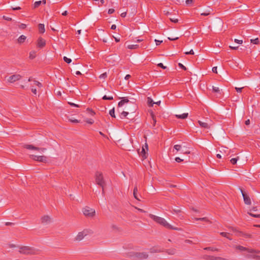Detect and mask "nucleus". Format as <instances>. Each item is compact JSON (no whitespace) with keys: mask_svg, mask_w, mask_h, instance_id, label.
I'll return each mask as SVG.
<instances>
[{"mask_svg":"<svg viewBox=\"0 0 260 260\" xmlns=\"http://www.w3.org/2000/svg\"><path fill=\"white\" fill-rule=\"evenodd\" d=\"M147 103L149 107H152L154 102L153 101L152 99L150 98H147Z\"/></svg>","mask_w":260,"mask_h":260,"instance_id":"26","label":"nucleus"},{"mask_svg":"<svg viewBox=\"0 0 260 260\" xmlns=\"http://www.w3.org/2000/svg\"><path fill=\"white\" fill-rule=\"evenodd\" d=\"M87 110L88 111H89V113L91 115H94L95 114V113L94 111H93L91 109H89V108H87Z\"/></svg>","mask_w":260,"mask_h":260,"instance_id":"47","label":"nucleus"},{"mask_svg":"<svg viewBox=\"0 0 260 260\" xmlns=\"http://www.w3.org/2000/svg\"><path fill=\"white\" fill-rule=\"evenodd\" d=\"M244 87H241V88L235 87V89L236 90L237 92H241L242 90V89Z\"/></svg>","mask_w":260,"mask_h":260,"instance_id":"52","label":"nucleus"},{"mask_svg":"<svg viewBox=\"0 0 260 260\" xmlns=\"http://www.w3.org/2000/svg\"><path fill=\"white\" fill-rule=\"evenodd\" d=\"M193 3V0H186V4L187 5L191 4Z\"/></svg>","mask_w":260,"mask_h":260,"instance_id":"63","label":"nucleus"},{"mask_svg":"<svg viewBox=\"0 0 260 260\" xmlns=\"http://www.w3.org/2000/svg\"><path fill=\"white\" fill-rule=\"evenodd\" d=\"M194 220L196 221L200 220L207 222H210L209 219L207 217H203V218H194Z\"/></svg>","mask_w":260,"mask_h":260,"instance_id":"23","label":"nucleus"},{"mask_svg":"<svg viewBox=\"0 0 260 260\" xmlns=\"http://www.w3.org/2000/svg\"><path fill=\"white\" fill-rule=\"evenodd\" d=\"M149 216L154 221L164 226L168 229L174 230L176 231H181V229L172 226L171 224L168 223L164 218L162 217H158L151 214H150Z\"/></svg>","mask_w":260,"mask_h":260,"instance_id":"1","label":"nucleus"},{"mask_svg":"<svg viewBox=\"0 0 260 260\" xmlns=\"http://www.w3.org/2000/svg\"><path fill=\"white\" fill-rule=\"evenodd\" d=\"M155 42L156 43V45H160L162 42V41H159V40H155Z\"/></svg>","mask_w":260,"mask_h":260,"instance_id":"56","label":"nucleus"},{"mask_svg":"<svg viewBox=\"0 0 260 260\" xmlns=\"http://www.w3.org/2000/svg\"><path fill=\"white\" fill-rule=\"evenodd\" d=\"M150 252L151 253H157L161 252V250L156 247H153L150 249Z\"/></svg>","mask_w":260,"mask_h":260,"instance_id":"17","label":"nucleus"},{"mask_svg":"<svg viewBox=\"0 0 260 260\" xmlns=\"http://www.w3.org/2000/svg\"><path fill=\"white\" fill-rule=\"evenodd\" d=\"M109 114L110 116L112 117L115 118V110L113 108L112 109L110 110L109 111Z\"/></svg>","mask_w":260,"mask_h":260,"instance_id":"29","label":"nucleus"},{"mask_svg":"<svg viewBox=\"0 0 260 260\" xmlns=\"http://www.w3.org/2000/svg\"><path fill=\"white\" fill-rule=\"evenodd\" d=\"M88 234V231L87 230H84L82 232H79L78 235L75 238V240L76 241H80L82 240L85 236L87 235Z\"/></svg>","mask_w":260,"mask_h":260,"instance_id":"8","label":"nucleus"},{"mask_svg":"<svg viewBox=\"0 0 260 260\" xmlns=\"http://www.w3.org/2000/svg\"><path fill=\"white\" fill-rule=\"evenodd\" d=\"M249 215H250L252 217H255V218H260V214H255L251 213H248Z\"/></svg>","mask_w":260,"mask_h":260,"instance_id":"40","label":"nucleus"},{"mask_svg":"<svg viewBox=\"0 0 260 260\" xmlns=\"http://www.w3.org/2000/svg\"><path fill=\"white\" fill-rule=\"evenodd\" d=\"M198 123L200 124V126L205 128H209L210 126L207 122H203L202 121L199 120Z\"/></svg>","mask_w":260,"mask_h":260,"instance_id":"15","label":"nucleus"},{"mask_svg":"<svg viewBox=\"0 0 260 260\" xmlns=\"http://www.w3.org/2000/svg\"><path fill=\"white\" fill-rule=\"evenodd\" d=\"M140 155L142 156L143 159H146L148 156V153L146 151L144 147H142V150L140 152Z\"/></svg>","mask_w":260,"mask_h":260,"instance_id":"14","label":"nucleus"},{"mask_svg":"<svg viewBox=\"0 0 260 260\" xmlns=\"http://www.w3.org/2000/svg\"><path fill=\"white\" fill-rule=\"evenodd\" d=\"M36 56V51H31L29 53V57L30 59H32L35 58Z\"/></svg>","mask_w":260,"mask_h":260,"instance_id":"22","label":"nucleus"},{"mask_svg":"<svg viewBox=\"0 0 260 260\" xmlns=\"http://www.w3.org/2000/svg\"><path fill=\"white\" fill-rule=\"evenodd\" d=\"M248 252L259 253H260V251L259 250H254L253 249H251L250 248V249L248 250Z\"/></svg>","mask_w":260,"mask_h":260,"instance_id":"34","label":"nucleus"},{"mask_svg":"<svg viewBox=\"0 0 260 260\" xmlns=\"http://www.w3.org/2000/svg\"><path fill=\"white\" fill-rule=\"evenodd\" d=\"M41 4H42L41 1L36 2L34 4V8H37L39 7L41 5Z\"/></svg>","mask_w":260,"mask_h":260,"instance_id":"27","label":"nucleus"},{"mask_svg":"<svg viewBox=\"0 0 260 260\" xmlns=\"http://www.w3.org/2000/svg\"><path fill=\"white\" fill-rule=\"evenodd\" d=\"M175 160L178 162H180L182 161L183 160L181 159L180 157H177L175 158Z\"/></svg>","mask_w":260,"mask_h":260,"instance_id":"55","label":"nucleus"},{"mask_svg":"<svg viewBox=\"0 0 260 260\" xmlns=\"http://www.w3.org/2000/svg\"><path fill=\"white\" fill-rule=\"evenodd\" d=\"M69 120L71 122H73V123H78V122H79V121L77 120V119H70Z\"/></svg>","mask_w":260,"mask_h":260,"instance_id":"57","label":"nucleus"},{"mask_svg":"<svg viewBox=\"0 0 260 260\" xmlns=\"http://www.w3.org/2000/svg\"><path fill=\"white\" fill-rule=\"evenodd\" d=\"M114 9H109V10H108V14H112L114 12Z\"/></svg>","mask_w":260,"mask_h":260,"instance_id":"60","label":"nucleus"},{"mask_svg":"<svg viewBox=\"0 0 260 260\" xmlns=\"http://www.w3.org/2000/svg\"><path fill=\"white\" fill-rule=\"evenodd\" d=\"M151 116H152V118L153 119V126H155L156 120L155 118L154 117V114L152 113H151Z\"/></svg>","mask_w":260,"mask_h":260,"instance_id":"45","label":"nucleus"},{"mask_svg":"<svg viewBox=\"0 0 260 260\" xmlns=\"http://www.w3.org/2000/svg\"><path fill=\"white\" fill-rule=\"evenodd\" d=\"M137 192H138V187L137 185H135L134 191H133V194L134 198L138 201H140V199L138 198L137 196Z\"/></svg>","mask_w":260,"mask_h":260,"instance_id":"16","label":"nucleus"},{"mask_svg":"<svg viewBox=\"0 0 260 260\" xmlns=\"http://www.w3.org/2000/svg\"><path fill=\"white\" fill-rule=\"evenodd\" d=\"M3 18L6 20H8V21H11L12 20V18L11 17H8V16H3Z\"/></svg>","mask_w":260,"mask_h":260,"instance_id":"50","label":"nucleus"},{"mask_svg":"<svg viewBox=\"0 0 260 260\" xmlns=\"http://www.w3.org/2000/svg\"><path fill=\"white\" fill-rule=\"evenodd\" d=\"M63 60L65 62H66L68 63H70L72 62V59L68 58L66 56L63 57Z\"/></svg>","mask_w":260,"mask_h":260,"instance_id":"38","label":"nucleus"},{"mask_svg":"<svg viewBox=\"0 0 260 260\" xmlns=\"http://www.w3.org/2000/svg\"><path fill=\"white\" fill-rule=\"evenodd\" d=\"M129 102L127 98L124 97L122 98V100L118 103V107L122 106L125 103H127Z\"/></svg>","mask_w":260,"mask_h":260,"instance_id":"13","label":"nucleus"},{"mask_svg":"<svg viewBox=\"0 0 260 260\" xmlns=\"http://www.w3.org/2000/svg\"><path fill=\"white\" fill-rule=\"evenodd\" d=\"M111 229L114 230V231H120V228L119 227H118L115 224H112L111 225Z\"/></svg>","mask_w":260,"mask_h":260,"instance_id":"31","label":"nucleus"},{"mask_svg":"<svg viewBox=\"0 0 260 260\" xmlns=\"http://www.w3.org/2000/svg\"><path fill=\"white\" fill-rule=\"evenodd\" d=\"M250 42L254 44H258L259 43V39L258 38L254 39H251Z\"/></svg>","mask_w":260,"mask_h":260,"instance_id":"28","label":"nucleus"},{"mask_svg":"<svg viewBox=\"0 0 260 260\" xmlns=\"http://www.w3.org/2000/svg\"><path fill=\"white\" fill-rule=\"evenodd\" d=\"M139 47V46L137 44L135 45H129L127 46V48L129 49H136Z\"/></svg>","mask_w":260,"mask_h":260,"instance_id":"25","label":"nucleus"},{"mask_svg":"<svg viewBox=\"0 0 260 260\" xmlns=\"http://www.w3.org/2000/svg\"><path fill=\"white\" fill-rule=\"evenodd\" d=\"M46 45V41L41 37H40L37 42V46L38 47L42 48Z\"/></svg>","mask_w":260,"mask_h":260,"instance_id":"11","label":"nucleus"},{"mask_svg":"<svg viewBox=\"0 0 260 260\" xmlns=\"http://www.w3.org/2000/svg\"><path fill=\"white\" fill-rule=\"evenodd\" d=\"M95 180L96 184L102 188V193H104V186L106 185V182L104 179L102 172H96L95 174Z\"/></svg>","mask_w":260,"mask_h":260,"instance_id":"3","label":"nucleus"},{"mask_svg":"<svg viewBox=\"0 0 260 260\" xmlns=\"http://www.w3.org/2000/svg\"><path fill=\"white\" fill-rule=\"evenodd\" d=\"M24 148L27 149H31V150H38L42 152H44L46 150V148H39L35 147L32 145H28V144H25L24 145Z\"/></svg>","mask_w":260,"mask_h":260,"instance_id":"9","label":"nucleus"},{"mask_svg":"<svg viewBox=\"0 0 260 260\" xmlns=\"http://www.w3.org/2000/svg\"><path fill=\"white\" fill-rule=\"evenodd\" d=\"M128 114V112L123 111L122 113H121L120 117L121 118H123L124 117H125Z\"/></svg>","mask_w":260,"mask_h":260,"instance_id":"35","label":"nucleus"},{"mask_svg":"<svg viewBox=\"0 0 260 260\" xmlns=\"http://www.w3.org/2000/svg\"><path fill=\"white\" fill-rule=\"evenodd\" d=\"M175 251L176 250L175 249H168L167 251V252L169 254H171V255H173L175 253Z\"/></svg>","mask_w":260,"mask_h":260,"instance_id":"32","label":"nucleus"},{"mask_svg":"<svg viewBox=\"0 0 260 260\" xmlns=\"http://www.w3.org/2000/svg\"><path fill=\"white\" fill-rule=\"evenodd\" d=\"M26 37L24 35L20 36L18 39V42L20 44L23 43L26 40Z\"/></svg>","mask_w":260,"mask_h":260,"instance_id":"19","label":"nucleus"},{"mask_svg":"<svg viewBox=\"0 0 260 260\" xmlns=\"http://www.w3.org/2000/svg\"><path fill=\"white\" fill-rule=\"evenodd\" d=\"M178 39H179V37H176V38H173V37L170 38V37H169L168 38V39L170 40H171V41L177 40Z\"/></svg>","mask_w":260,"mask_h":260,"instance_id":"59","label":"nucleus"},{"mask_svg":"<svg viewBox=\"0 0 260 260\" xmlns=\"http://www.w3.org/2000/svg\"><path fill=\"white\" fill-rule=\"evenodd\" d=\"M21 78V76L19 74H15L10 76L8 79V81L10 83H13L15 81L19 80Z\"/></svg>","mask_w":260,"mask_h":260,"instance_id":"10","label":"nucleus"},{"mask_svg":"<svg viewBox=\"0 0 260 260\" xmlns=\"http://www.w3.org/2000/svg\"><path fill=\"white\" fill-rule=\"evenodd\" d=\"M235 42L241 44L242 43L243 41H242V40H238V39H235Z\"/></svg>","mask_w":260,"mask_h":260,"instance_id":"61","label":"nucleus"},{"mask_svg":"<svg viewBox=\"0 0 260 260\" xmlns=\"http://www.w3.org/2000/svg\"><path fill=\"white\" fill-rule=\"evenodd\" d=\"M178 66L181 68L182 69V70H184V71H186L187 70V68L184 66L183 65L182 63H178Z\"/></svg>","mask_w":260,"mask_h":260,"instance_id":"42","label":"nucleus"},{"mask_svg":"<svg viewBox=\"0 0 260 260\" xmlns=\"http://www.w3.org/2000/svg\"><path fill=\"white\" fill-rule=\"evenodd\" d=\"M212 89H213V91L215 92H218L220 91L219 88L217 87L213 86Z\"/></svg>","mask_w":260,"mask_h":260,"instance_id":"44","label":"nucleus"},{"mask_svg":"<svg viewBox=\"0 0 260 260\" xmlns=\"http://www.w3.org/2000/svg\"><path fill=\"white\" fill-rule=\"evenodd\" d=\"M220 235H221L223 237H226L228 239H231L228 236L230 235L229 233H226V232H221L220 233Z\"/></svg>","mask_w":260,"mask_h":260,"instance_id":"33","label":"nucleus"},{"mask_svg":"<svg viewBox=\"0 0 260 260\" xmlns=\"http://www.w3.org/2000/svg\"><path fill=\"white\" fill-rule=\"evenodd\" d=\"M51 221V218L48 215H45L41 218V222L43 224H48Z\"/></svg>","mask_w":260,"mask_h":260,"instance_id":"12","label":"nucleus"},{"mask_svg":"<svg viewBox=\"0 0 260 260\" xmlns=\"http://www.w3.org/2000/svg\"><path fill=\"white\" fill-rule=\"evenodd\" d=\"M252 258L256 259L257 260H260V255H254L252 256Z\"/></svg>","mask_w":260,"mask_h":260,"instance_id":"53","label":"nucleus"},{"mask_svg":"<svg viewBox=\"0 0 260 260\" xmlns=\"http://www.w3.org/2000/svg\"><path fill=\"white\" fill-rule=\"evenodd\" d=\"M170 20L172 22H174V23H177V22H178V19H175V18H170Z\"/></svg>","mask_w":260,"mask_h":260,"instance_id":"54","label":"nucleus"},{"mask_svg":"<svg viewBox=\"0 0 260 260\" xmlns=\"http://www.w3.org/2000/svg\"><path fill=\"white\" fill-rule=\"evenodd\" d=\"M85 122L89 124H92L93 123L94 120L92 119H86L85 120Z\"/></svg>","mask_w":260,"mask_h":260,"instance_id":"41","label":"nucleus"},{"mask_svg":"<svg viewBox=\"0 0 260 260\" xmlns=\"http://www.w3.org/2000/svg\"><path fill=\"white\" fill-rule=\"evenodd\" d=\"M102 99L104 100H112L113 98L112 96H107V95H105Z\"/></svg>","mask_w":260,"mask_h":260,"instance_id":"36","label":"nucleus"},{"mask_svg":"<svg viewBox=\"0 0 260 260\" xmlns=\"http://www.w3.org/2000/svg\"><path fill=\"white\" fill-rule=\"evenodd\" d=\"M30 157L33 160L42 162H46L47 161V157L46 156H38L35 155H30Z\"/></svg>","mask_w":260,"mask_h":260,"instance_id":"6","label":"nucleus"},{"mask_svg":"<svg viewBox=\"0 0 260 260\" xmlns=\"http://www.w3.org/2000/svg\"><path fill=\"white\" fill-rule=\"evenodd\" d=\"M38 28H39V32L40 33L43 34L45 32V29L44 24H39V26H38Z\"/></svg>","mask_w":260,"mask_h":260,"instance_id":"18","label":"nucleus"},{"mask_svg":"<svg viewBox=\"0 0 260 260\" xmlns=\"http://www.w3.org/2000/svg\"><path fill=\"white\" fill-rule=\"evenodd\" d=\"M238 159H239V157H237L236 158H233L230 160V161L233 165H235L237 163Z\"/></svg>","mask_w":260,"mask_h":260,"instance_id":"30","label":"nucleus"},{"mask_svg":"<svg viewBox=\"0 0 260 260\" xmlns=\"http://www.w3.org/2000/svg\"><path fill=\"white\" fill-rule=\"evenodd\" d=\"M107 77V74L106 73H103L102 74H101L100 76V78L101 79V78H104L105 79L106 77Z\"/></svg>","mask_w":260,"mask_h":260,"instance_id":"51","label":"nucleus"},{"mask_svg":"<svg viewBox=\"0 0 260 260\" xmlns=\"http://www.w3.org/2000/svg\"><path fill=\"white\" fill-rule=\"evenodd\" d=\"M188 115V113H183L182 114L176 115V117L180 119H185L187 117Z\"/></svg>","mask_w":260,"mask_h":260,"instance_id":"20","label":"nucleus"},{"mask_svg":"<svg viewBox=\"0 0 260 260\" xmlns=\"http://www.w3.org/2000/svg\"><path fill=\"white\" fill-rule=\"evenodd\" d=\"M19 252L24 254H38L40 253V250L34 247L29 246H22L20 248Z\"/></svg>","mask_w":260,"mask_h":260,"instance_id":"2","label":"nucleus"},{"mask_svg":"<svg viewBox=\"0 0 260 260\" xmlns=\"http://www.w3.org/2000/svg\"><path fill=\"white\" fill-rule=\"evenodd\" d=\"M209 257V260H216L217 257H215L214 256H211V257Z\"/></svg>","mask_w":260,"mask_h":260,"instance_id":"64","label":"nucleus"},{"mask_svg":"<svg viewBox=\"0 0 260 260\" xmlns=\"http://www.w3.org/2000/svg\"><path fill=\"white\" fill-rule=\"evenodd\" d=\"M240 189L242 194L244 203L246 205H250L251 204V200L248 195L242 188H240Z\"/></svg>","mask_w":260,"mask_h":260,"instance_id":"7","label":"nucleus"},{"mask_svg":"<svg viewBox=\"0 0 260 260\" xmlns=\"http://www.w3.org/2000/svg\"><path fill=\"white\" fill-rule=\"evenodd\" d=\"M174 148L178 151L181 150V146L180 145H175L174 146Z\"/></svg>","mask_w":260,"mask_h":260,"instance_id":"39","label":"nucleus"},{"mask_svg":"<svg viewBox=\"0 0 260 260\" xmlns=\"http://www.w3.org/2000/svg\"><path fill=\"white\" fill-rule=\"evenodd\" d=\"M87 110L88 111H89V113L91 115H94L95 114V113L94 111H93L91 109H89V108H87Z\"/></svg>","mask_w":260,"mask_h":260,"instance_id":"46","label":"nucleus"},{"mask_svg":"<svg viewBox=\"0 0 260 260\" xmlns=\"http://www.w3.org/2000/svg\"><path fill=\"white\" fill-rule=\"evenodd\" d=\"M132 256L136 259L143 260L147 258L148 257V254L146 252H134Z\"/></svg>","mask_w":260,"mask_h":260,"instance_id":"4","label":"nucleus"},{"mask_svg":"<svg viewBox=\"0 0 260 260\" xmlns=\"http://www.w3.org/2000/svg\"><path fill=\"white\" fill-rule=\"evenodd\" d=\"M157 66L160 67V68H161L162 69H166L167 68V67L166 66H164V64L162 63H159L157 64Z\"/></svg>","mask_w":260,"mask_h":260,"instance_id":"48","label":"nucleus"},{"mask_svg":"<svg viewBox=\"0 0 260 260\" xmlns=\"http://www.w3.org/2000/svg\"><path fill=\"white\" fill-rule=\"evenodd\" d=\"M68 104H69L70 106H71L72 107H77V108H79L81 107V106L79 105H77V104H76L75 103L70 102H68Z\"/></svg>","mask_w":260,"mask_h":260,"instance_id":"37","label":"nucleus"},{"mask_svg":"<svg viewBox=\"0 0 260 260\" xmlns=\"http://www.w3.org/2000/svg\"><path fill=\"white\" fill-rule=\"evenodd\" d=\"M217 67H214L212 68V71L213 73H217Z\"/></svg>","mask_w":260,"mask_h":260,"instance_id":"62","label":"nucleus"},{"mask_svg":"<svg viewBox=\"0 0 260 260\" xmlns=\"http://www.w3.org/2000/svg\"><path fill=\"white\" fill-rule=\"evenodd\" d=\"M237 249H239L240 251H247L248 252V250L250 249V248H247L246 247L242 246H237L236 247Z\"/></svg>","mask_w":260,"mask_h":260,"instance_id":"24","label":"nucleus"},{"mask_svg":"<svg viewBox=\"0 0 260 260\" xmlns=\"http://www.w3.org/2000/svg\"><path fill=\"white\" fill-rule=\"evenodd\" d=\"M204 250H210L212 251H219V249L213 247H207L204 248Z\"/></svg>","mask_w":260,"mask_h":260,"instance_id":"21","label":"nucleus"},{"mask_svg":"<svg viewBox=\"0 0 260 260\" xmlns=\"http://www.w3.org/2000/svg\"><path fill=\"white\" fill-rule=\"evenodd\" d=\"M185 54H187H187H191V55H193V54H194V52H193V50H192V49H191V50H190V51H188V52H185Z\"/></svg>","mask_w":260,"mask_h":260,"instance_id":"49","label":"nucleus"},{"mask_svg":"<svg viewBox=\"0 0 260 260\" xmlns=\"http://www.w3.org/2000/svg\"><path fill=\"white\" fill-rule=\"evenodd\" d=\"M31 91L34 94H37V89L34 88L32 86L31 87Z\"/></svg>","mask_w":260,"mask_h":260,"instance_id":"58","label":"nucleus"},{"mask_svg":"<svg viewBox=\"0 0 260 260\" xmlns=\"http://www.w3.org/2000/svg\"><path fill=\"white\" fill-rule=\"evenodd\" d=\"M83 214L85 216L88 217H93L95 215V210L88 207H86L83 210Z\"/></svg>","mask_w":260,"mask_h":260,"instance_id":"5","label":"nucleus"},{"mask_svg":"<svg viewBox=\"0 0 260 260\" xmlns=\"http://www.w3.org/2000/svg\"><path fill=\"white\" fill-rule=\"evenodd\" d=\"M26 27V25L23 23H21L19 25V28L20 29H25Z\"/></svg>","mask_w":260,"mask_h":260,"instance_id":"43","label":"nucleus"}]
</instances>
